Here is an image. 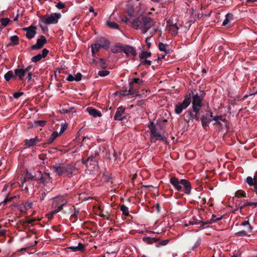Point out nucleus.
I'll list each match as a JSON object with an SVG mask.
<instances>
[{
	"instance_id": "obj_6",
	"label": "nucleus",
	"mask_w": 257,
	"mask_h": 257,
	"mask_svg": "<svg viewBox=\"0 0 257 257\" xmlns=\"http://www.w3.org/2000/svg\"><path fill=\"white\" fill-rule=\"evenodd\" d=\"M191 102L190 95H186L181 103H178L175 106V112L176 114L181 113L183 110L185 109L190 105Z\"/></svg>"
},
{
	"instance_id": "obj_3",
	"label": "nucleus",
	"mask_w": 257,
	"mask_h": 257,
	"mask_svg": "<svg viewBox=\"0 0 257 257\" xmlns=\"http://www.w3.org/2000/svg\"><path fill=\"white\" fill-rule=\"evenodd\" d=\"M170 183L177 190H181L182 185L184 188V192L186 194H189L191 190V187L190 182L186 179H181L179 180L176 177H172L170 179Z\"/></svg>"
},
{
	"instance_id": "obj_20",
	"label": "nucleus",
	"mask_w": 257,
	"mask_h": 257,
	"mask_svg": "<svg viewBox=\"0 0 257 257\" xmlns=\"http://www.w3.org/2000/svg\"><path fill=\"white\" fill-rule=\"evenodd\" d=\"M213 120L215 121L214 125H219L221 127L226 125L225 119L222 116H215L213 118Z\"/></svg>"
},
{
	"instance_id": "obj_24",
	"label": "nucleus",
	"mask_w": 257,
	"mask_h": 257,
	"mask_svg": "<svg viewBox=\"0 0 257 257\" xmlns=\"http://www.w3.org/2000/svg\"><path fill=\"white\" fill-rule=\"evenodd\" d=\"M87 110L89 114L94 117L101 116V112L95 108L89 107V108H87Z\"/></svg>"
},
{
	"instance_id": "obj_62",
	"label": "nucleus",
	"mask_w": 257,
	"mask_h": 257,
	"mask_svg": "<svg viewBox=\"0 0 257 257\" xmlns=\"http://www.w3.org/2000/svg\"><path fill=\"white\" fill-rule=\"evenodd\" d=\"M28 73V80H30L32 78V72H29V73Z\"/></svg>"
},
{
	"instance_id": "obj_7",
	"label": "nucleus",
	"mask_w": 257,
	"mask_h": 257,
	"mask_svg": "<svg viewBox=\"0 0 257 257\" xmlns=\"http://www.w3.org/2000/svg\"><path fill=\"white\" fill-rule=\"evenodd\" d=\"M137 83L138 84H142L143 80L138 78H134L129 83L130 88L128 90H125L120 92L122 96H126L130 94H134L136 93V89L134 87V84Z\"/></svg>"
},
{
	"instance_id": "obj_35",
	"label": "nucleus",
	"mask_w": 257,
	"mask_h": 257,
	"mask_svg": "<svg viewBox=\"0 0 257 257\" xmlns=\"http://www.w3.org/2000/svg\"><path fill=\"white\" fill-rule=\"evenodd\" d=\"M241 225L242 226H247V230L248 232L249 233H251L252 232V227L249 224L248 220L243 221L241 223Z\"/></svg>"
},
{
	"instance_id": "obj_11",
	"label": "nucleus",
	"mask_w": 257,
	"mask_h": 257,
	"mask_svg": "<svg viewBox=\"0 0 257 257\" xmlns=\"http://www.w3.org/2000/svg\"><path fill=\"white\" fill-rule=\"evenodd\" d=\"M250 186H253V191L257 195V173H256L253 177L248 176L245 181Z\"/></svg>"
},
{
	"instance_id": "obj_40",
	"label": "nucleus",
	"mask_w": 257,
	"mask_h": 257,
	"mask_svg": "<svg viewBox=\"0 0 257 257\" xmlns=\"http://www.w3.org/2000/svg\"><path fill=\"white\" fill-rule=\"evenodd\" d=\"M170 241L169 239H165L164 240H162L158 243H157L156 245V246L157 247H159L161 246H165Z\"/></svg>"
},
{
	"instance_id": "obj_28",
	"label": "nucleus",
	"mask_w": 257,
	"mask_h": 257,
	"mask_svg": "<svg viewBox=\"0 0 257 257\" xmlns=\"http://www.w3.org/2000/svg\"><path fill=\"white\" fill-rule=\"evenodd\" d=\"M109 42L105 38H101L100 39V44L101 47L107 49L109 46Z\"/></svg>"
},
{
	"instance_id": "obj_52",
	"label": "nucleus",
	"mask_w": 257,
	"mask_h": 257,
	"mask_svg": "<svg viewBox=\"0 0 257 257\" xmlns=\"http://www.w3.org/2000/svg\"><path fill=\"white\" fill-rule=\"evenodd\" d=\"M151 63H152L151 61L148 60H145L142 61L141 62V63L140 64V65H146V64H147V65H151Z\"/></svg>"
},
{
	"instance_id": "obj_36",
	"label": "nucleus",
	"mask_w": 257,
	"mask_h": 257,
	"mask_svg": "<svg viewBox=\"0 0 257 257\" xmlns=\"http://www.w3.org/2000/svg\"><path fill=\"white\" fill-rule=\"evenodd\" d=\"M232 17H233V15L231 14H226V16H225V19L224 20V21L222 23V25L223 26L226 25L229 23V22L232 19Z\"/></svg>"
},
{
	"instance_id": "obj_46",
	"label": "nucleus",
	"mask_w": 257,
	"mask_h": 257,
	"mask_svg": "<svg viewBox=\"0 0 257 257\" xmlns=\"http://www.w3.org/2000/svg\"><path fill=\"white\" fill-rule=\"evenodd\" d=\"M201 239L200 237H198L197 238V240H196L195 243L194 244V245H193V247L194 248H197L201 244Z\"/></svg>"
},
{
	"instance_id": "obj_37",
	"label": "nucleus",
	"mask_w": 257,
	"mask_h": 257,
	"mask_svg": "<svg viewBox=\"0 0 257 257\" xmlns=\"http://www.w3.org/2000/svg\"><path fill=\"white\" fill-rule=\"evenodd\" d=\"M222 218V216H219L218 217H217L216 215L213 214L212 215V218L209 220H208V223H209L210 224H211L213 222H216L218 220H220Z\"/></svg>"
},
{
	"instance_id": "obj_31",
	"label": "nucleus",
	"mask_w": 257,
	"mask_h": 257,
	"mask_svg": "<svg viewBox=\"0 0 257 257\" xmlns=\"http://www.w3.org/2000/svg\"><path fill=\"white\" fill-rule=\"evenodd\" d=\"M151 56V53L148 51H142L139 54V58L141 59H144L148 57H150Z\"/></svg>"
},
{
	"instance_id": "obj_55",
	"label": "nucleus",
	"mask_w": 257,
	"mask_h": 257,
	"mask_svg": "<svg viewBox=\"0 0 257 257\" xmlns=\"http://www.w3.org/2000/svg\"><path fill=\"white\" fill-rule=\"evenodd\" d=\"M253 205L254 207H256L257 206V202H246L245 203V206H251Z\"/></svg>"
},
{
	"instance_id": "obj_15",
	"label": "nucleus",
	"mask_w": 257,
	"mask_h": 257,
	"mask_svg": "<svg viewBox=\"0 0 257 257\" xmlns=\"http://www.w3.org/2000/svg\"><path fill=\"white\" fill-rule=\"evenodd\" d=\"M121 50L122 52H124L127 57L131 55L135 57L137 54L135 48L128 45L123 46L122 49H121Z\"/></svg>"
},
{
	"instance_id": "obj_63",
	"label": "nucleus",
	"mask_w": 257,
	"mask_h": 257,
	"mask_svg": "<svg viewBox=\"0 0 257 257\" xmlns=\"http://www.w3.org/2000/svg\"><path fill=\"white\" fill-rule=\"evenodd\" d=\"M199 221H200V220H197V219H193V220L192 221L193 223L194 224H199Z\"/></svg>"
},
{
	"instance_id": "obj_27",
	"label": "nucleus",
	"mask_w": 257,
	"mask_h": 257,
	"mask_svg": "<svg viewBox=\"0 0 257 257\" xmlns=\"http://www.w3.org/2000/svg\"><path fill=\"white\" fill-rule=\"evenodd\" d=\"M19 38L17 35H14L10 38V42L8 44L9 46L16 45L19 44Z\"/></svg>"
},
{
	"instance_id": "obj_23",
	"label": "nucleus",
	"mask_w": 257,
	"mask_h": 257,
	"mask_svg": "<svg viewBox=\"0 0 257 257\" xmlns=\"http://www.w3.org/2000/svg\"><path fill=\"white\" fill-rule=\"evenodd\" d=\"M26 74V72L24 69H16L15 70V75L18 77L19 80H22L24 76Z\"/></svg>"
},
{
	"instance_id": "obj_53",
	"label": "nucleus",
	"mask_w": 257,
	"mask_h": 257,
	"mask_svg": "<svg viewBox=\"0 0 257 257\" xmlns=\"http://www.w3.org/2000/svg\"><path fill=\"white\" fill-rule=\"evenodd\" d=\"M14 197H10V198L7 197L6 198H5L4 199V200L2 202V204H4V205H5L8 202L12 201L14 199Z\"/></svg>"
},
{
	"instance_id": "obj_60",
	"label": "nucleus",
	"mask_w": 257,
	"mask_h": 257,
	"mask_svg": "<svg viewBox=\"0 0 257 257\" xmlns=\"http://www.w3.org/2000/svg\"><path fill=\"white\" fill-rule=\"evenodd\" d=\"M32 65H29L27 67H26L25 69H24L25 71V72H26V73H27L30 72L29 71L32 69Z\"/></svg>"
},
{
	"instance_id": "obj_61",
	"label": "nucleus",
	"mask_w": 257,
	"mask_h": 257,
	"mask_svg": "<svg viewBox=\"0 0 257 257\" xmlns=\"http://www.w3.org/2000/svg\"><path fill=\"white\" fill-rule=\"evenodd\" d=\"M46 196V193H45V192L42 193L41 194L40 201H43L44 199V198H45Z\"/></svg>"
},
{
	"instance_id": "obj_54",
	"label": "nucleus",
	"mask_w": 257,
	"mask_h": 257,
	"mask_svg": "<svg viewBox=\"0 0 257 257\" xmlns=\"http://www.w3.org/2000/svg\"><path fill=\"white\" fill-rule=\"evenodd\" d=\"M66 80L69 81H73L74 80H75V79H74V76L72 75L71 74H69L66 78Z\"/></svg>"
},
{
	"instance_id": "obj_2",
	"label": "nucleus",
	"mask_w": 257,
	"mask_h": 257,
	"mask_svg": "<svg viewBox=\"0 0 257 257\" xmlns=\"http://www.w3.org/2000/svg\"><path fill=\"white\" fill-rule=\"evenodd\" d=\"M132 23L137 29L141 30L142 34H144L155 26L156 22L150 17L139 16L134 19Z\"/></svg>"
},
{
	"instance_id": "obj_14",
	"label": "nucleus",
	"mask_w": 257,
	"mask_h": 257,
	"mask_svg": "<svg viewBox=\"0 0 257 257\" xmlns=\"http://www.w3.org/2000/svg\"><path fill=\"white\" fill-rule=\"evenodd\" d=\"M125 108L120 106L117 108L114 116V119L117 120H121L125 118Z\"/></svg>"
},
{
	"instance_id": "obj_57",
	"label": "nucleus",
	"mask_w": 257,
	"mask_h": 257,
	"mask_svg": "<svg viewBox=\"0 0 257 257\" xmlns=\"http://www.w3.org/2000/svg\"><path fill=\"white\" fill-rule=\"evenodd\" d=\"M208 224H210L209 223H208V220L206 222H204V221L200 220L199 224L200 225L199 227L202 228L204 227V226L205 225Z\"/></svg>"
},
{
	"instance_id": "obj_19",
	"label": "nucleus",
	"mask_w": 257,
	"mask_h": 257,
	"mask_svg": "<svg viewBox=\"0 0 257 257\" xmlns=\"http://www.w3.org/2000/svg\"><path fill=\"white\" fill-rule=\"evenodd\" d=\"M39 173L41 174V176L39 179L40 182L45 185L47 183L52 182V178L50 177V175L48 173H45L43 174L41 173V171H39Z\"/></svg>"
},
{
	"instance_id": "obj_42",
	"label": "nucleus",
	"mask_w": 257,
	"mask_h": 257,
	"mask_svg": "<svg viewBox=\"0 0 257 257\" xmlns=\"http://www.w3.org/2000/svg\"><path fill=\"white\" fill-rule=\"evenodd\" d=\"M110 73L109 71L108 70H101L99 71L98 72V74L99 76L101 77H104L107 76Z\"/></svg>"
},
{
	"instance_id": "obj_44",
	"label": "nucleus",
	"mask_w": 257,
	"mask_h": 257,
	"mask_svg": "<svg viewBox=\"0 0 257 257\" xmlns=\"http://www.w3.org/2000/svg\"><path fill=\"white\" fill-rule=\"evenodd\" d=\"M10 22V20L8 18H3L1 20V25L4 27L8 25Z\"/></svg>"
},
{
	"instance_id": "obj_50",
	"label": "nucleus",
	"mask_w": 257,
	"mask_h": 257,
	"mask_svg": "<svg viewBox=\"0 0 257 257\" xmlns=\"http://www.w3.org/2000/svg\"><path fill=\"white\" fill-rule=\"evenodd\" d=\"M23 92H16L13 94V96L15 98H18L23 95Z\"/></svg>"
},
{
	"instance_id": "obj_12",
	"label": "nucleus",
	"mask_w": 257,
	"mask_h": 257,
	"mask_svg": "<svg viewBox=\"0 0 257 257\" xmlns=\"http://www.w3.org/2000/svg\"><path fill=\"white\" fill-rule=\"evenodd\" d=\"M82 163L86 165L87 169H95L98 166L97 161L93 157H88L86 161H83Z\"/></svg>"
},
{
	"instance_id": "obj_58",
	"label": "nucleus",
	"mask_w": 257,
	"mask_h": 257,
	"mask_svg": "<svg viewBox=\"0 0 257 257\" xmlns=\"http://www.w3.org/2000/svg\"><path fill=\"white\" fill-rule=\"evenodd\" d=\"M152 37V36H150V37H148L146 38V43L148 47V48H150V46H151V43L149 42L150 39Z\"/></svg>"
},
{
	"instance_id": "obj_21",
	"label": "nucleus",
	"mask_w": 257,
	"mask_h": 257,
	"mask_svg": "<svg viewBox=\"0 0 257 257\" xmlns=\"http://www.w3.org/2000/svg\"><path fill=\"white\" fill-rule=\"evenodd\" d=\"M49 51L45 48L42 50V53L41 54H39L32 58V61L33 62H37L40 61L43 58H45L47 54H48Z\"/></svg>"
},
{
	"instance_id": "obj_25",
	"label": "nucleus",
	"mask_w": 257,
	"mask_h": 257,
	"mask_svg": "<svg viewBox=\"0 0 257 257\" xmlns=\"http://www.w3.org/2000/svg\"><path fill=\"white\" fill-rule=\"evenodd\" d=\"M59 136L58 133L57 132H53L50 136L49 139L44 144V146L46 145H49L53 142V141L57 138Z\"/></svg>"
},
{
	"instance_id": "obj_26",
	"label": "nucleus",
	"mask_w": 257,
	"mask_h": 257,
	"mask_svg": "<svg viewBox=\"0 0 257 257\" xmlns=\"http://www.w3.org/2000/svg\"><path fill=\"white\" fill-rule=\"evenodd\" d=\"M143 240L147 244H151L154 242H157L159 239L155 237H144Z\"/></svg>"
},
{
	"instance_id": "obj_38",
	"label": "nucleus",
	"mask_w": 257,
	"mask_h": 257,
	"mask_svg": "<svg viewBox=\"0 0 257 257\" xmlns=\"http://www.w3.org/2000/svg\"><path fill=\"white\" fill-rule=\"evenodd\" d=\"M235 195L238 198L245 197L246 196V193L244 191L239 190L236 191Z\"/></svg>"
},
{
	"instance_id": "obj_64",
	"label": "nucleus",
	"mask_w": 257,
	"mask_h": 257,
	"mask_svg": "<svg viewBox=\"0 0 257 257\" xmlns=\"http://www.w3.org/2000/svg\"><path fill=\"white\" fill-rule=\"evenodd\" d=\"M153 30L154 31V33L157 32L158 31H160L159 27L153 28Z\"/></svg>"
},
{
	"instance_id": "obj_43",
	"label": "nucleus",
	"mask_w": 257,
	"mask_h": 257,
	"mask_svg": "<svg viewBox=\"0 0 257 257\" xmlns=\"http://www.w3.org/2000/svg\"><path fill=\"white\" fill-rule=\"evenodd\" d=\"M46 121L45 120H37L35 121V126H44L46 125Z\"/></svg>"
},
{
	"instance_id": "obj_18",
	"label": "nucleus",
	"mask_w": 257,
	"mask_h": 257,
	"mask_svg": "<svg viewBox=\"0 0 257 257\" xmlns=\"http://www.w3.org/2000/svg\"><path fill=\"white\" fill-rule=\"evenodd\" d=\"M40 141L41 140L37 137H36L34 138H31L29 140L26 139L24 141L25 147L30 148L33 147Z\"/></svg>"
},
{
	"instance_id": "obj_51",
	"label": "nucleus",
	"mask_w": 257,
	"mask_h": 257,
	"mask_svg": "<svg viewBox=\"0 0 257 257\" xmlns=\"http://www.w3.org/2000/svg\"><path fill=\"white\" fill-rule=\"evenodd\" d=\"M82 74L80 73H77L76 75H74V79H75V81H78L81 79Z\"/></svg>"
},
{
	"instance_id": "obj_16",
	"label": "nucleus",
	"mask_w": 257,
	"mask_h": 257,
	"mask_svg": "<svg viewBox=\"0 0 257 257\" xmlns=\"http://www.w3.org/2000/svg\"><path fill=\"white\" fill-rule=\"evenodd\" d=\"M168 25L166 27L167 30L172 35L175 36L178 34L179 30V27L177 26L176 24H172L170 21L167 22Z\"/></svg>"
},
{
	"instance_id": "obj_29",
	"label": "nucleus",
	"mask_w": 257,
	"mask_h": 257,
	"mask_svg": "<svg viewBox=\"0 0 257 257\" xmlns=\"http://www.w3.org/2000/svg\"><path fill=\"white\" fill-rule=\"evenodd\" d=\"M100 48L101 46L99 44H94L91 45V52L93 57L94 56V55L99 51Z\"/></svg>"
},
{
	"instance_id": "obj_39",
	"label": "nucleus",
	"mask_w": 257,
	"mask_h": 257,
	"mask_svg": "<svg viewBox=\"0 0 257 257\" xmlns=\"http://www.w3.org/2000/svg\"><path fill=\"white\" fill-rule=\"evenodd\" d=\"M120 210L122 211V213L125 215L128 216L129 215V211L128 208L126 206L122 205L120 207Z\"/></svg>"
},
{
	"instance_id": "obj_17",
	"label": "nucleus",
	"mask_w": 257,
	"mask_h": 257,
	"mask_svg": "<svg viewBox=\"0 0 257 257\" xmlns=\"http://www.w3.org/2000/svg\"><path fill=\"white\" fill-rule=\"evenodd\" d=\"M47 40L44 36H41L40 39L37 41V43L31 46L32 50H37L41 48L43 45L46 43Z\"/></svg>"
},
{
	"instance_id": "obj_1",
	"label": "nucleus",
	"mask_w": 257,
	"mask_h": 257,
	"mask_svg": "<svg viewBox=\"0 0 257 257\" xmlns=\"http://www.w3.org/2000/svg\"><path fill=\"white\" fill-rule=\"evenodd\" d=\"M51 169L58 176H64L69 178L76 174L78 172L75 165L71 164H56L51 167Z\"/></svg>"
},
{
	"instance_id": "obj_56",
	"label": "nucleus",
	"mask_w": 257,
	"mask_h": 257,
	"mask_svg": "<svg viewBox=\"0 0 257 257\" xmlns=\"http://www.w3.org/2000/svg\"><path fill=\"white\" fill-rule=\"evenodd\" d=\"M67 128V125L65 123H62L61 125L60 132L62 133Z\"/></svg>"
},
{
	"instance_id": "obj_13",
	"label": "nucleus",
	"mask_w": 257,
	"mask_h": 257,
	"mask_svg": "<svg viewBox=\"0 0 257 257\" xmlns=\"http://www.w3.org/2000/svg\"><path fill=\"white\" fill-rule=\"evenodd\" d=\"M23 30L26 32V36L29 39L33 38L36 34V28L33 26L23 28Z\"/></svg>"
},
{
	"instance_id": "obj_34",
	"label": "nucleus",
	"mask_w": 257,
	"mask_h": 257,
	"mask_svg": "<svg viewBox=\"0 0 257 257\" xmlns=\"http://www.w3.org/2000/svg\"><path fill=\"white\" fill-rule=\"evenodd\" d=\"M106 25L110 28H111L113 29H118V25L114 22L107 21L106 22Z\"/></svg>"
},
{
	"instance_id": "obj_32",
	"label": "nucleus",
	"mask_w": 257,
	"mask_h": 257,
	"mask_svg": "<svg viewBox=\"0 0 257 257\" xmlns=\"http://www.w3.org/2000/svg\"><path fill=\"white\" fill-rule=\"evenodd\" d=\"M15 75L12 71H9L5 75L4 78L7 81H9L11 79L15 77Z\"/></svg>"
},
{
	"instance_id": "obj_45",
	"label": "nucleus",
	"mask_w": 257,
	"mask_h": 257,
	"mask_svg": "<svg viewBox=\"0 0 257 257\" xmlns=\"http://www.w3.org/2000/svg\"><path fill=\"white\" fill-rule=\"evenodd\" d=\"M77 250H78V251H82L85 249V246L83 243L79 242V243H78V245H77Z\"/></svg>"
},
{
	"instance_id": "obj_22",
	"label": "nucleus",
	"mask_w": 257,
	"mask_h": 257,
	"mask_svg": "<svg viewBox=\"0 0 257 257\" xmlns=\"http://www.w3.org/2000/svg\"><path fill=\"white\" fill-rule=\"evenodd\" d=\"M199 111H195V109H193L192 110L190 111L189 113V119L193 121L194 119H196V120H199Z\"/></svg>"
},
{
	"instance_id": "obj_9",
	"label": "nucleus",
	"mask_w": 257,
	"mask_h": 257,
	"mask_svg": "<svg viewBox=\"0 0 257 257\" xmlns=\"http://www.w3.org/2000/svg\"><path fill=\"white\" fill-rule=\"evenodd\" d=\"M202 105V99L197 94L194 95L192 97V109L195 111H200Z\"/></svg>"
},
{
	"instance_id": "obj_10",
	"label": "nucleus",
	"mask_w": 257,
	"mask_h": 257,
	"mask_svg": "<svg viewBox=\"0 0 257 257\" xmlns=\"http://www.w3.org/2000/svg\"><path fill=\"white\" fill-rule=\"evenodd\" d=\"M214 116L212 115V112L211 111L207 112L205 114L203 115L201 119L202 125L205 127L209 125V124L213 120Z\"/></svg>"
},
{
	"instance_id": "obj_47",
	"label": "nucleus",
	"mask_w": 257,
	"mask_h": 257,
	"mask_svg": "<svg viewBox=\"0 0 257 257\" xmlns=\"http://www.w3.org/2000/svg\"><path fill=\"white\" fill-rule=\"evenodd\" d=\"M100 66L102 68H105L107 67V64L103 59L100 58Z\"/></svg>"
},
{
	"instance_id": "obj_33",
	"label": "nucleus",
	"mask_w": 257,
	"mask_h": 257,
	"mask_svg": "<svg viewBox=\"0 0 257 257\" xmlns=\"http://www.w3.org/2000/svg\"><path fill=\"white\" fill-rule=\"evenodd\" d=\"M122 45H118L115 46L113 48H112L111 50V52L113 53H117L122 52L121 49H122Z\"/></svg>"
},
{
	"instance_id": "obj_5",
	"label": "nucleus",
	"mask_w": 257,
	"mask_h": 257,
	"mask_svg": "<svg viewBox=\"0 0 257 257\" xmlns=\"http://www.w3.org/2000/svg\"><path fill=\"white\" fill-rule=\"evenodd\" d=\"M61 17V14L53 13L51 15H46L41 17L40 19V22L46 25L55 24L58 23V20Z\"/></svg>"
},
{
	"instance_id": "obj_30",
	"label": "nucleus",
	"mask_w": 257,
	"mask_h": 257,
	"mask_svg": "<svg viewBox=\"0 0 257 257\" xmlns=\"http://www.w3.org/2000/svg\"><path fill=\"white\" fill-rule=\"evenodd\" d=\"M168 46L166 44H164L163 43H159V49L160 51H163L165 54L168 53L169 52V49H168Z\"/></svg>"
},
{
	"instance_id": "obj_49",
	"label": "nucleus",
	"mask_w": 257,
	"mask_h": 257,
	"mask_svg": "<svg viewBox=\"0 0 257 257\" xmlns=\"http://www.w3.org/2000/svg\"><path fill=\"white\" fill-rule=\"evenodd\" d=\"M56 7L59 10L63 9L65 8L66 6L65 5L61 2H59L56 5Z\"/></svg>"
},
{
	"instance_id": "obj_48",
	"label": "nucleus",
	"mask_w": 257,
	"mask_h": 257,
	"mask_svg": "<svg viewBox=\"0 0 257 257\" xmlns=\"http://www.w3.org/2000/svg\"><path fill=\"white\" fill-rule=\"evenodd\" d=\"M33 203L32 202H26L24 204V207L26 210H28L32 207Z\"/></svg>"
},
{
	"instance_id": "obj_4",
	"label": "nucleus",
	"mask_w": 257,
	"mask_h": 257,
	"mask_svg": "<svg viewBox=\"0 0 257 257\" xmlns=\"http://www.w3.org/2000/svg\"><path fill=\"white\" fill-rule=\"evenodd\" d=\"M52 206L55 208L54 210L52 212V214L54 215L60 211H61L63 206L65 205L67 201L65 199L64 196H58L52 198Z\"/></svg>"
},
{
	"instance_id": "obj_8",
	"label": "nucleus",
	"mask_w": 257,
	"mask_h": 257,
	"mask_svg": "<svg viewBox=\"0 0 257 257\" xmlns=\"http://www.w3.org/2000/svg\"><path fill=\"white\" fill-rule=\"evenodd\" d=\"M149 127L151 131V139H155L156 140H159L165 141L166 140V137L161 135L159 132L157 131V128L154 125L153 123H152L149 125Z\"/></svg>"
},
{
	"instance_id": "obj_41",
	"label": "nucleus",
	"mask_w": 257,
	"mask_h": 257,
	"mask_svg": "<svg viewBox=\"0 0 257 257\" xmlns=\"http://www.w3.org/2000/svg\"><path fill=\"white\" fill-rule=\"evenodd\" d=\"M248 232L247 230H241L235 233V235L238 236H244L248 235Z\"/></svg>"
},
{
	"instance_id": "obj_59",
	"label": "nucleus",
	"mask_w": 257,
	"mask_h": 257,
	"mask_svg": "<svg viewBox=\"0 0 257 257\" xmlns=\"http://www.w3.org/2000/svg\"><path fill=\"white\" fill-rule=\"evenodd\" d=\"M69 249H71L73 251H77L78 250H77V246H71L68 247Z\"/></svg>"
}]
</instances>
